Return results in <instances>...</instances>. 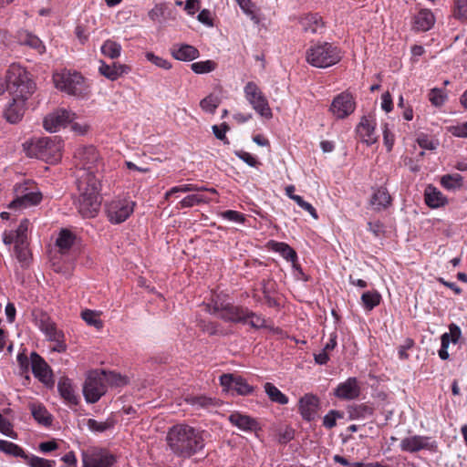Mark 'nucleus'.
<instances>
[{
	"mask_svg": "<svg viewBox=\"0 0 467 467\" xmlns=\"http://www.w3.org/2000/svg\"><path fill=\"white\" fill-rule=\"evenodd\" d=\"M337 398L340 400H355L360 394V387L356 378H348L339 383L334 391Z\"/></svg>",
	"mask_w": 467,
	"mask_h": 467,
	"instance_id": "obj_23",
	"label": "nucleus"
},
{
	"mask_svg": "<svg viewBox=\"0 0 467 467\" xmlns=\"http://www.w3.org/2000/svg\"><path fill=\"white\" fill-rule=\"evenodd\" d=\"M0 432L9 438L16 439V433L11 422L0 413Z\"/></svg>",
	"mask_w": 467,
	"mask_h": 467,
	"instance_id": "obj_57",
	"label": "nucleus"
},
{
	"mask_svg": "<svg viewBox=\"0 0 467 467\" xmlns=\"http://www.w3.org/2000/svg\"><path fill=\"white\" fill-rule=\"evenodd\" d=\"M15 199L9 203V209H25L38 204L42 200V193L37 186L31 181L16 183L15 186Z\"/></svg>",
	"mask_w": 467,
	"mask_h": 467,
	"instance_id": "obj_10",
	"label": "nucleus"
},
{
	"mask_svg": "<svg viewBox=\"0 0 467 467\" xmlns=\"http://www.w3.org/2000/svg\"><path fill=\"white\" fill-rule=\"evenodd\" d=\"M269 246L274 252L278 253L286 261L291 262L293 264L296 263L297 259L296 253L287 244L283 242L272 241L269 244Z\"/></svg>",
	"mask_w": 467,
	"mask_h": 467,
	"instance_id": "obj_35",
	"label": "nucleus"
},
{
	"mask_svg": "<svg viewBox=\"0 0 467 467\" xmlns=\"http://www.w3.org/2000/svg\"><path fill=\"white\" fill-rule=\"evenodd\" d=\"M18 41L21 45L28 46L34 48L38 54L45 52V46L42 41L35 35L23 31L19 33Z\"/></svg>",
	"mask_w": 467,
	"mask_h": 467,
	"instance_id": "obj_36",
	"label": "nucleus"
},
{
	"mask_svg": "<svg viewBox=\"0 0 467 467\" xmlns=\"http://www.w3.org/2000/svg\"><path fill=\"white\" fill-rule=\"evenodd\" d=\"M78 196L74 202L76 208L84 218H93L99 211L101 204L100 176L96 171L80 169L77 171Z\"/></svg>",
	"mask_w": 467,
	"mask_h": 467,
	"instance_id": "obj_1",
	"label": "nucleus"
},
{
	"mask_svg": "<svg viewBox=\"0 0 467 467\" xmlns=\"http://www.w3.org/2000/svg\"><path fill=\"white\" fill-rule=\"evenodd\" d=\"M382 133L384 145L386 146L387 150L390 151L395 142V135L392 129L389 127L388 123L383 124Z\"/></svg>",
	"mask_w": 467,
	"mask_h": 467,
	"instance_id": "obj_53",
	"label": "nucleus"
},
{
	"mask_svg": "<svg viewBox=\"0 0 467 467\" xmlns=\"http://www.w3.org/2000/svg\"><path fill=\"white\" fill-rule=\"evenodd\" d=\"M381 109L387 113L393 109L392 99L389 92H385L381 96Z\"/></svg>",
	"mask_w": 467,
	"mask_h": 467,
	"instance_id": "obj_63",
	"label": "nucleus"
},
{
	"mask_svg": "<svg viewBox=\"0 0 467 467\" xmlns=\"http://www.w3.org/2000/svg\"><path fill=\"white\" fill-rule=\"evenodd\" d=\"M199 189L193 185V184H182L178 185L171 188L166 193H165V199H169L172 196L177 197V193H185L192 191H198Z\"/></svg>",
	"mask_w": 467,
	"mask_h": 467,
	"instance_id": "obj_54",
	"label": "nucleus"
},
{
	"mask_svg": "<svg viewBox=\"0 0 467 467\" xmlns=\"http://www.w3.org/2000/svg\"><path fill=\"white\" fill-rule=\"evenodd\" d=\"M26 154L49 163H56L62 157L63 141L57 137L35 139L25 145Z\"/></svg>",
	"mask_w": 467,
	"mask_h": 467,
	"instance_id": "obj_6",
	"label": "nucleus"
},
{
	"mask_svg": "<svg viewBox=\"0 0 467 467\" xmlns=\"http://www.w3.org/2000/svg\"><path fill=\"white\" fill-rule=\"evenodd\" d=\"M88 427L90 431L96 432H103L113 427V421L111 420H107L105 421H98L93 419H89L88 420Z\"/></svg>",
	"mask_w": 467,
	"mask_h": 467,
	"instance_id": "obj_51",
	"label": "nucleus"
},
{
	"mask_svg": "<svg viewBox=\"0 0 467 467\" xmlns=\"http://www.w3.org/2000/svg\"><path fill=\"white\" fill-rule=\"evenodd\" d=\"M431 447L430 438L424 436H410L400 442V448L404 451L415 452Z\"/></svg>",
	"mask_w": 467,
	"mask_h": 467,
	"instance_id": "obj_28",
	"label": "nucleus"
},
{
	"mask_svg": "<svg viewBox=\"0 0 467 467\" xmlns=\"http://www.w3.org/2000/svg\"><path fill=\"white\" fill-rule=\"evenodd\" d=\"M343 57L340 47L329 42H317L306 52V62L317 68H327L337 64Z\"/></svg>",
	"mask_w": 467,
	"mask_h": 467,
	"instance_id": "obj_7",
	"label": "nucleus"
},
{
	"mask_svg": "<svg viewBox=\"0 0 467 467\" xmlns=\"http://www.w3.org/2000/svg\"><path fill=\"white\" fill-rule=\"evenodd\" d=\"M265 391L271 401L285 405L288 403V398L281 392L274 384L267 382L264 386Z\"/></svg>",
	"mask_w": 467,
	"mask_h": 467,
	"instance_id": "obj_40",
	"label": "nucleus"
},
{
	"mask_svg": "<svg viewBox=\"0 0 467 467\" xmlns=\"http://www.w3.org/2000/svg\"><path fill=\"white\" fill-rule=\"evenodd\" d=\"M228 126L225 123H223L221 126L213 125L212 127L213 132L214 136L223 141H226V132L228 130Z\"/></svg>",
	"mask_w": 467,
	"mask_h": 467,
	"instance_id": "obj_61",
	"label": "nucleus"
},
{
	"mask_svg": "<svg viewBox=\"0 0 467 467\" xmlns=\"http://www.w3.org/2000/svg\"><path fill=\"white\" fill-rule=\"evenodd\" d=\"M204 440L203 431L185 424L171 427L167 435L170 449L182 458H190L202 451Z\"/></svg>",
	"mask_w": 467,
	"mask_h": 467,
	"instance_id": "obj_2",
	"label": "nucleus"
},
{
	"mask_svg": "<svg viewBox=\"0 0 467 467\" xmlns=\"http://www.w3.org/2000/svg\"><path fill=\"white\" fill-rule=\"evenodd\" d=\"M186 402L195 409L211 410L217 406L215 399L207 396H189L186 398Z\"/></svg>",
	"mask_w": 467,
	"mask_h": 467,
	"instance_id": "obj_37",
	"label": "nucleus"
},
{
	"mask_svg": "<svg viewBox=\"0 0 467 467\" xmlns=\"http://www.w3.org/2000/svg\"><path fill=\"white\" fill-rule=\"evenodd\" d=\"M441 183L449 191L460 189L462 185V177L459 173L447 174L441 177Z\"/></svg>",
	"mask_w": 467,
	"mask_h": 467,
	"instance_id": "obj_42",
	"label": "nucleus"
},
{
	"mask_svg": "<svg viewBox=\"0 0 467 467\" xmlns=\"http://www.w3.org/2000/svg\"><path fill=\"white\" fill-rule=\"evenodd\" d=\"M211 314L231 322H242L249 324L251 327L259 328L265 326V319L255 313L250 312L246 308L234 306L229 303H224L217 299L213 305L207 306Z\"/></svg>",
	"mask_w": 467,
	"mask_h": 467,
	"instance_id": "obj_3",
	"label": "nucleus"
},
{
	"mask_svg": "<svg viewBox=\"0 0 467 467\" xmlns=\"http://www.w3.org/2000/svg\"><path fill=\"white\" fill-rule=\"evenodd\" d=\"M425 202L431 208H439L447 202L446 197L436 187L429 185L424 192Z\"/></svg>",
	"mask_w": 467,
	"mask_h": 467,
	"instance_id": "obj_33",
	"label": "nucleus"
},
{
	"mask_svg": "<svg viewBox=\"0 0 467 467\" xmlns=\"http://www.w3.org/2000/svg\"><path fill=\"white\" fill-rule=\"evenodd\" d=\"M135 202L130 199L113 200L107 204L106 213L110 223L125 222L133 213Z\"/></svg>",
	"mask_w": 467,
	"mask_h": 467,
	"instance_id": "obj_14",
	"label": "nucleus"
},
{
	"mask_svg": "<svg viewBox=\"0 0 467 467\" xmlns=\"http://www.w3.org/2000/svg\"><path fill=\"white\" fill-rule=\"evenodd\" d=\"M355 101L353 97L347 92L337 95L331 103L330 111L337 119H345L355 110Z\"/></svg>",
	"mask_w": 467,
	"mask_h": 467,
	"instance_id": "obj_17",
	"label": "nucleus"
},
{
	"mask_svg": "<svg viewBox=\"0 0 467 467\" xmlns=\"http://www.w3.org/2000/svg\"><path fill=\"white\" fill-rule=\"evenodd\" d=\"M30 362L34 376L43 384H53V374L48 364L37 353L32 352Z\"/></svg>",
	"mask_w": 467,
	"mask_h": 467,
	"instance_id": "obj_19",
	"label": "nucleus"
},
{
	"mask_svg": "<svg viewBox=\"0 0 467 467\" xmlns=\"http://www.w3.org/2000/svg\"><path fill=\"white\" fill-rule=\"evenodd\" d=\"M75 242V235L67 229L59 232L56 244L61 252H67L70 249Z\"/></svg>",
	"mask_w": 467,
	"mask_h": 467,
	"instance_id": "obj_41",
	"label": "nucleus"
},
{
	"mask_svg": "<svg viewBox=\"0 0 467 467\" xmlns=\"http://www.w3.org/2000/svg\"><path fill=\"white\" fill-rule=\"evenodd\" d=\"M197 19H198L199 22H201L202 24H203L205 26H213V25L212 17H211V13L207 9H202L198 14Z\"/></svg>",
	"mask_w": 467,
	"mask_h": 467,
	"instance_id": "obj_64",
	"label": "nucleus"
},
{
	"mask_svg": "<svg viewBox=\"0 0 467 467\" xmlns=\"http://www.w3.org/2000/svg\"><path fill=\"white\" fill-rule=\"evenodd\" d=\"M300 26L305 32L321 34L324 29V22L318 14H308L301 17Z\"/></svg>",
	"mask_w": 467,
	"mask_h": 467,
	"instance_id": "obj_30",
	"label": "nucleus"
},
{
	"mask_svg": "<svg viewBox=\"0 0 467 467\" xmlns=\"http://www.w3.org/2000/svg\"><path fill=\"white\" fill-rule=\"evenodd\" d=\"M236 156L241 159L242 161H244L246 164H248L249 166L251 167H255L256 164H257V160L255 159V157H254L252 154H250L249 152H246V151H244V150H241V151H237L236 153Z\"/></svg>",
	"mask_w": 467,
	"mask_h": 467,
	"instance_id": "obj_62",
	"label": "nucleus"
},
{
	"mask_svg": "<svg viewBox=\"0 0 467 467\" xmlns=\"http://www.w3.org/2000/svg\"><path fill=\"white\" fill-rule=\"evenodd\" d=\"M216 67L217 63L211 59L194 62L191 65V68L195 74H207L214 71Z\"/></svg>",
	"mask_w": 467,
	"mask_h": 467,
	"instance_id": "obj_44",
	"label": "nucleus"
},
{
	"mask_svg": "<svg viewBox=\"0 0 467 467\" xmlns=\"http://www.w3.org/2000/svg\"><path fill=\"white\" fill-rule=\"evenodd\" d=\"M29 409L33 418L43 426H50L52 423V415L47 411L46 407L37 402L30 403Z\"/></svg>",
	"mask_w": 467,
	"mask_h": 467,
	"instance_id": "obj_34",
	"label": "nucleus"
},
{
	"mask_svg": "<svg viewBox=\"0 0 467 467\" xmlns=\"http://www.w3.org/2000/svg\"><path fill=\"white\" fill-rule=\"evenodd\" d=\"M244 98L253 109L265 119H271L273 114L268 100L259 86L254 81H248L244 88Z\"/></svg>",
	"mask_w": 467,
	"mask_h": 467,
	"instance_id": "obj_11",
	"label": "nucleus"
},
{
	"mask_svg": "<svg viewBox=\"0 0 467 467\" xmlns=\"http://www.w3.org/2000/svg\"><path fill=\"white\" fill-rule=\"evenodd\" d=\"M447 94L444 90L441 88H434L431 89L429 93V99L431 103L435 107L442 106L447 100Z\"/></svg>",
	"mask_w": 467,
	"mask_h": 467,
	"instance_id": "obj_49",
	"label": "nucleus"
},
{
	"mask_svg": "<svg viewBox=\"0 0 467 467\" xmlns=\"http://www.w3.org/2000/svg\"><path fill=\"white\" fill-rule=\"evenodd\" d=\"M122 51L121 45L111 39L104 41L100 47V52L107 57L116 59L120 57Z\"/></svg>",
	"mask_w": 467,
	"mask_h": 467,
	"instance_id": "obj_38",
	"label": "nucleus"
},
{
	"mask_svg": "<svg viewBox=\"0 0 467 467\" xmlns=\"http://www.w3.org/2000/svg\"><path fill=\"white\" fill-rule=\"evenodd\" d=\"M357 134L360 140L368 146L378 141L376 134V121L368 117H363L356 128Z\"/></svg>",
	"mask_w": 467,
	"mask_h": 467,
	"instance_id": "obj_21",
	"label": "nucleus"
},
{
	"mask_svg": "<svg viewBox=\"0 0 467 467\" xmlns=\"http://www.w3.org/2000/svg\"><path fill=\"white\" fill-rule=\"evenodd\" d=\"M231 424L243 431H256L259 426L255 419L239 411H234L228 416Z\"/></svg>",
	"mask_w": 467,
	"mask_h": 467,
	"instance_id": "obj_25",
	"label": "nucleus"
},
{
	"mask_svg": "<svg viewBox=\"0 0 467 467\" xmlns=\"http://www.w3.org/2000/svg\"><path fill=\"white\" fill-rule=\"evenodd\" d=\"M220 384L223 391L231 392L232 394L236 393L241 396L250 395L254 390V388L245 379L231 373L220 376Z\"/></svg>",
	"mask_w": 467,
	"mask_h": 467,
	"instance_id": "obj_15",
	"label": "nucleus"
},
{
	"mask_svg": "<svg viewBox=\"0 0 467 467\" xmlns=\"http://www.w3.org/2000/svg\"><path fill=\"white\" fill-rule=\"evenodd\" d=\"M242 11L255 24L259 23V18L255 13V5L252 0H235Z\"/></svg>",
	"mask_w": 467,
	"mask_h": 467,
	"instance_id": "obj_46",
	"label": "nucleus"
},
{
	"mask_svg": "<svg viewBox=\"0 0 467 467\" xmlns=\"http://www.w3.org/2000/svg\"><path fill=\"white\" fill-rule=\"evenodd\" d=\"M145 57L149 62L152 63L153 65H155L156 67H158L160 68L166 69V70L171 68V64L169 60H167L161 57L156 56L152 52H146Z\"/></svg>",
	"mask_w": 467,
	"mask_h": 467,
	"instance_id": "obj_52",
	"label": "nucleus"
},
{
	"mask_svg": "<svg viewBox=\"0 0 467 467\" xmlns=\"http://www.w3.org/2000/svg\"><path fill=\"white\" fill-rule=\"evenodd\" d=\"M391 204V197L386 188L379 187L373 190L369 200L370 207L377 212L387 209Z\"/></svg>",
	"mask_w": 467,
	"mask_h": 467,
	"instance_id": "obj_27",
	"label": "nucleus"
},
{
	"mask_svg": "<svg viewBox=\"0 0 467 467\" xmlns=\"http://www.w3.org/2000/svg\"><path fill=\"white\" fill-rule=\"evenodd\" d=\"M57 389L64 400L69 404H77L78 396L76 394L71 380L67 378H61L57 383Z\"/></svg>",
	"mask_w": 467,
	"mask_h": 467,
	"instance_id": "obj_32",
	"label": "nucleus"
},
{
	"mask_svg": "<svg viewBox=\"0 0 467 467\" xmlns=\"http://www.w3.org/2000/svg\"><path fill=\"white\" fill-rule=\"evenodd\" d=\"M83 467H111L118 464V457L108 450L89 448L82 452Z\"/></svg>",
	"mask_w": 467,
	"mask_h": 467,
	"instance_id": "obj_12",
	"label": "nucleus"
},
{
	"mask_svg": "<svg viewBox=\"0 0 467 467\" xmlns=\"http://www.w3.org/2000/svg\"><path fill=\"white\" fill-rule=\"evenodd\" d=\"M220 104V99L217 96L210 94L200 102L201 109L210 114H213Z\"/></svg>",
	"mask_w": 467,
	"mask_h": 467,
	"instance_id": "obj_47",
	"label": "nucleus"
},
{
	"mask_svg": "<svg viewBox=\"0 0 467 467\" xmlns=\"http://www.w3.org/2000/svg\"><path fill=\"white\" fill-rule=\"evenodd\" d=\"M53 82L58 90L79 99H88L91 93L90 84L77 71L63 69L56 72Z\"/></svg>",
	"mask_w": 467,
	"mask_h": 467,
	"instance_id": "obj_5",
	"label": "nucleus"
},
{
	"mask_svg": "<svg viewBox=\"0 0 467 467\" xmlns=\"http://www.w3.org/2000/svg\"><path fill=\"white\" fill-rule=\"evenodd\" d=\"M208 200L200 193H192L185 196L183 199L181 200V202L178 204V208H190L195 205H198L200 203L207 202Z\"/></svg>",
	"mask_w": 467,
	"mask_h": 467,
	"instance_id": "obj_45",
	"label": "nucleus"
},
{
	"mask_svg": "<svg viewBox=\"0 0 467 467\" xmlns=\"http://www.w3.org/2000/svg\"><path fill=\"white\" fill-rule=\"evenodd\" d=\"M167 5L165 3L156 4L149 12L148 16L153 22H161L166 12Z\"/></svg>",
	"mask_w": 467,
	"mask_h": 467,
	"instance_id": "obj_50",
	"label": "nucleus"
},
{
	"mask_svg": "<svg viewBox=\"0 0 467 467\" xmlns=\"http://www.w3.org/2000/svg\"><path fill=\"white\" fill-rule=\"evenodd\" d=\"M29 221L23 219L16 230L5 231L3 242L5 245L15 244V254L17 260L26 265L29 262V250L27 247V232Z\"/></svg>",
	"mask_w": 467,
	"mask_h": 467,
	"instance_id": "obj_8",
	"label": "nucleus"
},
{
	"mask_svg": "<svg viewBox=\"0 0 467 467\" xmlns=\"http://www.w3.org/2000/svg\"><path fill=\"white\" fill-rule=\"evenodd\" d=\"M105 381L104 373L92 372L88 374L83 386V394L88 403L97 402L106 393Z\"/></svg>",
	"mask_w": 467,
	"mask_h": 467,
	"instance_id": "obj_13",
	"label": "nucleus"
},
{
	"mask_svg": "<svg viewBox=\"0 0 467 467\" xmlns=\"http://www.w3.org/2000/svg\"><path fill=\"white\" fill-rule=\"evenodd\" d=\"M449 330V332L441 335V347L448 348L451 343L456 344L462 336L460 327L455 324L450 325Z\"/></svg>",
	"mask_w": 467,
	"mask_h": 467,
	"instance_id": "obj_39",
	"label": "nucleus"
},
{
	"mask_svg": "<svg viewBox=\"0 0 467 467\" xmlns=\"http://www.w3.org/2000/svg\"><path fill=\"white\" fill-rule=\"evenodd\" d=\"M435 24V16L429 9L420 10L413 17V28L418 31H428Z\"/></svg>",
	"mask_w": 467,
	"mask_h": 467,
	"instance_id": "obj_31",
	"label": "nucleus"
},
{
	"mask_svg": "<svg viewBox=\"0 0 467 467\" xmlns=\"http://www.w3.org/2000/svg\"><path fill=\"white\" fill-rule=\"evenodd\" d=\"M447 130L454 137L467 139V121L451 125Z\"/></svg>",
	"mask_w": 467,
	"mask_h": 467,
	"instance_id": "obj_56",
	"label": "nucleus"
},
{
	"mask_svg": "<svg viewBox=\"0 0 467 467\" xmlns=\"http://www.w3.org/2000/svg\"><path fill=\"white\" fill-rule=\"evenodd\" d=\"M172 57L181 61H192L200 55L199 50L188 44H175L171 48Z\"/></svg>",
	"mask_w": 467,
	"mask_h": 467,
	"instance_id": "obj_29",
	"label": "nucleus"
},
{
	"mask_svg": "<svg viewBox=\"0 0 467 467\" xmlns=\"http://www.w3.org/2000/svg\"><path fill=\"white\" fill-rule=\"evenodd\" d=\"M26 108V102L17 101L14 98H10L4 112L5 119L13 124L19 122L25 114Z\"/></svg>",
	"mask_w": 467,
	"mask_h": 467,
	"instance_id": "obj_26",
	"label": "nucleus"
},
{
	"mask_svg": "<svg viewBox=\"0 0 467 467\" xmlns=\"http://www.w3.org/2000/svg\"><path fill=\"white\" fill-rule=\"evenodd\" d=\"M380 300L381 296L377 291H368L361 296L363 306L368 311L379 306Z\"/></svg>",
	"mask_w": 467,
	"mask_h": 467,
	"instance_id": "obj_43",
	"label": "nucleus"
},
{
	"mask_svg": "<svg viewBox=\"0 0 467 467\" xmlns=\"http://www.w3.org/2000/svg\"><path fill=\"white\" fill-rule=\"evenodd\" d=\"M342 414L337 410H331L327 415H325L323 419V424L326 428L331 429L333 428L337 419H341Z\"/></svg>",
	"mask_w": 467,
	"mask_h": 467,
	"instance_id": "obj_60",
	"label": "nucleus"
},
{
	"mask_svg": "<svg viewBox=\"0 0 467 467\" xmlns=\"http://www.w3.org/2000/svg\"><path fill=\"white\" fill-rule=\"evenodd\" d=\"M81 317L88 325L98 329L101 328L103 326V323L99 318V315L96 311L86 309L81 313Z\"/></svg>",
	"mask_w": 467,
	"mask_h": 467,
	"instance_id": "obj_48",
	"label": "nucleus"
},
{
	"mask_svg": "<svg viewBox=\"0 0 467 467\" xmlns=\"http://www.w3.org/2000/svg\"><path fill=\"white\" fill-rule=\"evenodd\" d=\"M0 451L9 455L26 459L30 467H51L49 461L34 455L27 456L18 445L8 441L0 440Z\"/></svg>",
	"mask_w": 467,
	"mask_h": 467,
	"instance_id": "obj_16",
	"label": "nucleus"
},
{
	"mask_svg": "<svg viewBox=\"0 0 467 467\" xmlns=\"http://www.w3.org/2000/svg\"><path fill=\"white\" fill-rule=\"evenodd\" d=\"M318 403V399L312 394L303 396L298 403L302 418L307 421L314 420L317 414Z\"/></svg>",
	"mask_w": 467,
	"mask_h": 467,
	"instance_id": "obj_24",
	"label": "nucleus"
},
{
	"mask_svg": "<svg viewBox=\"0 0 467 467\" xmlns=\"http://www.w3.org/2000/svg\"><path fill=\"white\" fill-rule=\"evenodd\" d=\"M75 114L69 110L64 109H57L44 119L43 126L48 132H57L71 122Z\"/></svg>",
	"mask_w": 467,
	"mask_h": 467,
	"instance_id": "obj_18",
	"label": "nucleus"
},
{
	"mask_svg": "<svg viewBox=\"0 0 467 467\" xmlns=\"http://www.w3.org/2000/svg\"><path fill=\"white\" fill-rule=\"evenodd\" d=\"M75 158L78 161L77 171L88 169L89 171H96V173L99 172V169L96 168L99 161V154L93 146L78 149L75 153Z\"/></svg>",
	"mask_w": 467,
	"mask_h": 467,
	"instance_id": "obj_20",
	"label": "nucleus"
},
{
	"mask_svg": "<svg viewBox=\"0 0 467 467\" xmlns=\"http://www.w3.org/2000/svg\"><path fill=\"white\" fill-rule=\"evenodd\" d=\"M35 322L36 326L44 334L46 338L55 343L51 348L52 351L58 353L66 351L67 345L65 342V335L47 313H37L35 317Z\"/></svg>",
	"mask_w": 467,
	"mask_h": 467,
	"instance_id": "obj_9",
	"label": "nucleus"
},
{
	"mask_svg": "<svg viewBox=\"0 0 467 467\" xmlns=\"http://www.w3.org/2000/svg\"><path fill=\"white\" fill-rule=\"evenodd\" d=\"M6 90L10 98L26 103L36 90V84L24 67L12 64L6 74Z\"/></svg>",
	"mask_w": 467,
	"mask_h": 467,
	"instance_id": "obj_4",
	"label": "nucleus"
},
{
	"mask_svg": "<svg viewBox=\"0 0 467 467\" xmlns=\"http://www.w3.org/2000/svg\"><path fill=\"white\" fill-rule=\"evenodd\" d=\"M454 16L467 22V0H456L454 5Z\"/></svg>",
	"mask_w": 467,
	"mask_h": 467,
	"instance_id": "obj_55",
	"label": "nucleus"
},
{
	"mask_svg": "<svg viewBox=\"0 0 467 467\" xmlns=\"http://www.w3.org/2000/svg\"><path fill=\"white\" fill-rule=\"evenodd\" d=\"M294 202H296V203L300 208H302L303 210L307 212L315 220L318 219V214L317 213V210L314 208V206L311 203L306 202L302 197H295Z\"/></svg>",
	"mask_w": 467,
	"mask_h": 467,
	"instance_id": "obj_59",
	"label": "nucleus"
},
{
	"mask_svg": "<svg viewBox=\"0 0 467 467\" xmlns=\"http://www.w3.org/2000/svg\"><path fill=\"white\" fill-rule=\"evenodd\" d=\"M221 216L225 220L235 222L238 223H244L245 221V217L243 213L234 210L224 211L221 213Z\"/></svg>",
	"mask_w": 467,
	"mask_h": 467,
	"instance_id": "obj_58",
	"label": "nucleus"
},
{
	"mask_svg": "<svg viewBox=\"0 0 467 467\" xmlns=\"http://www.w3.org/2000/svg\"><path fill=\"white\" fill-rule=\"evenodd\" d=\"M99 73L110 81H115L124 75H128L131 68L130 66L120 63L107 64L99 60Z\"/></svg>",
	"mask_w": 467,
	"mask_h": 467,
	"instance_id": "obj_22",
	"label": "nucleus"
}]
</instances>
